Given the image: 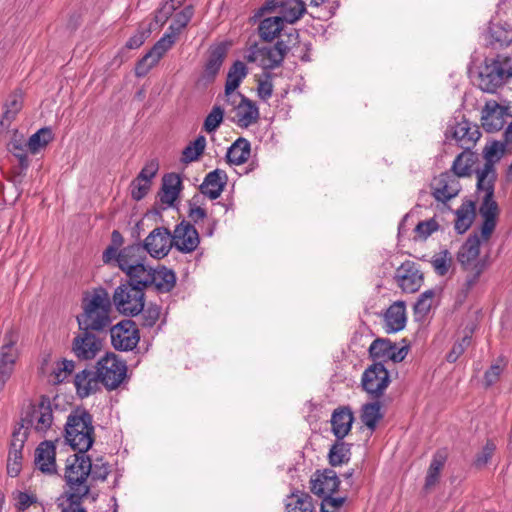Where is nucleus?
I'll use <instances>...</instances> for the list:
<instances>
[{
    "instance_id": "nucleus-53",
    "label": "nucleus",
    "mask_w": 512,
    "mask_h": 512,
    "mask_svg": "<svg viewBox=\"0 0 512 512\" xmlns=\"http://www.w3.org/2000/svg\"><path fill=\"white\" fill-rule=\"evenodd\" d=\"M434 296L435 293L433 290H427L420 295L414 305V312L416 316L423 318L430 312Z\"/></svg>"
},
{
    "instance_id": "nucleus-47",
    "label": "nucleus",
    "mask_w": 512,
    "mask_h": 512,
    "mask_svg": "<svg viewBox=\"0 0 512 512\" xmlns=\"http://www.w3.org/2000/svg\"><path fill=\"white\" fill-rule=\"evenodd\" d=\"M186 0H169L162 4V6L156 11L154 16V22L156 27H162L172 14L183 5Z\"/></svg>"
},
{
    "instance_id": "nucleus-27",
    "label": "nucleus",
    "mask_w": 512,
    "mask_h": 512,
    "mask_svg": "<svg viewBox=\"0 0 512 512\" xmlns=\"http://www.w3.org/2000/svg\"><path fill=\"white\" fill-rule=\"evenodd\" d=\"M23 100V92L20 89H16L9 94L4 103L3 113L0 119V125L2 128L7 129L10 126L17 114L21 111L23 107Z\"/></svg>"
},
{
    "instance_id": "nucleus-46",
    "label": "nucleus",
    "mask_w": 512,
    "mask_h": 512,
    "mask_svg": "<svg viewBox=\"0 0 512 512\" xmlns=\"http://www.w3.org/2000/svg\"><path fill=\"white\" fill-rule=\"evenodd\" d=\"M206 147V138L199 135L194 141L190 142L182 152L181 161L184 163H191L197 161L204 153Z\"/></svg>"
},
{
    "instance_id": "nucleus-7",
    "label": "nucleus",
    "mask_w": 512,
    "mask_h": 512,
    "mask_svg": "<svg viewBox=\"0 0 512 512\" xmlns=\"http://www.w3.org/2000/svg\"><path fill=\"white\" fill-rule=\"evenodd\" d=\"M103 341L97 332L79 330L72 340L71 351L78 360H92L103 349Z\"/></svg>"
},
{
    "instance_id": "nucleus-19",
    "label": "nucleus",
    "mask_w": 512,
    "mask_h": 512,
    "mask_svg": "<svg viewBox=\"0 0 512 512\" xmlns=\"http://www.w3.org/2000/svg\"><path fill=\"white\" fill-rule=\"evenodd\" d=\"M276 7L280 8V18L283 21L293 24L298 21L306 11L305 3L302 0H268L261 8L262 12H272Z\"/></svg>"
},
{
    "instance_id": "nucleus-51",
    "label": "nucleus",
    "mask_w": 512,
    "mask_h": 512,
    "mask_svg": "<svg viewBox=\"0 0 512 512\" xmlns=\"http://www.w3.org/2000/svg\"><path fill=\"white\" fill-rule=\"evenodd\" d=\"M202 196L196 194L188 202V218L194 224H198L207 218V212L201 205Z\"/></svg>"
},
{
    "instance_id": "nucleus-30",
    "label": "nucleus",
    "mask_w": 512,
    "mask_h": 512,
    "mask_svg": "<svg viewBox=\"0 0 512 512\" xmlns=\"http://www.w3.org/2000/svg\"><path fill=\"white\" fill-rule=\"evenodd\" d=\"M259 118V109L250 99L246 98L241 104H237L234 121L240 127H249L257 122Z\"/></svg>"
},
{
    "instance_id": "nucleus-31",
    "label": "nucleus",
    "mask_w": 512,
    "mask_h": 512,
    "mask_svg": "<svg viewBox=\"0 0 512 512\" xmlns=\"http://www.w3.org/2000/svg\"><path fill=\"white\" fill-rule=\"evenodd\" d=\"M128 276V280L125 283H131L133 286H139L143 291L151 286L154 281L153 268L141 265L130 267L129 270L125 271Z\"/></svg>"
},
{
    "instance_id": "nucleus-12",
    "label": "nucleus",
    "mask_w": 512,
    "mask_h": 512,
    "mask_svg": "<svg viewBox=\"0 0 512 512\" xmlns=\"http://www.w3.org/2000/svg\"><path fill=\"white\" fill-rule=\"evenodd\" d=\"M369 356L375 362L385 363L392 361L394 363L401 362L408 353L407 347H398L389 339L377 338L369 347Z\"/></svg>"
},
{
    "instance_id": "nucleus-1",
    "label": "nucleus",
    "mask_w": 512,
    "mask_h": 512,
    "mask_svg": "<svg viewBox=\"0 0 512 512\" xmlns=\"http://www.w3.org/2000/svg\"><path fill=\"white\" fill-rule=\"evenodd\" d=\"M83 312L77 316L79 330H90L101 333L106 331L112 322L111 298L102 287L96 288L82 302Z\"/></svg>"
},
{
    "instance_id": "nucleus-8",
    "label": "nucleus",
    "mask_w": 512,
    "mask_h": 512,
    "mask_svg": "<svg viewBox=\"0 0 512 512\" xmlns=\"http://www.w3.org/2000/svg\"><path fill=\"white\" fill-rule=\"evenodd\" d=\"M177 34L168 30L136 64L135 74L144 77L159 62L163 55L173 46Z\"/></svg>"
},
{
    "instance_id": "nucleus-28",
    "label": "nucleus",
    "mask_w": 512,
    "mask_h": 512,
    "mask_svg": "<svg viewBox=\"0 0 512 512\" xmlns=\"http://www.w3.org/2000/svg\"><path fill=\"white\" fill-rule=\"evenodd\" d=\"M145 256L142 244H133L123 248L117 255V263L119 268L125 272L130 267L141 265Z\"/></svg>"
},
{
    "instance_id": "nucleus-34",
    "label": "nucleus",
    "mask_w": 512,
    "mask_h": 512,
    "mask_svg": "<svg viewBox=\"0 0 512 512\" xmlns=\"http://www.w3.org/2000/svg\"><path fill=\"white\" fill-rule=\"evenodd\" d=\"M250 154V142L247 139L240 137L229 147L226 158L230 164L241 165L247 162Z\"/></svg>"
},
{
    "instance_id": "nucleus-17",
    "label": "nucleus",
    "mask_w": 512,
    "mask_h": 512,
    "mask_svg": "<svg viewBox=\"0 0 512 512\" xmlns=\"http://www.w3.org/2000/svg\"><path fill=\"white\" fill-rule=\"evenodd\" d=\"M432 194L437 201L447 202L461 191L459 176L453 171L441 173L432 183Z\"/></svg>"
},
{
    "instance_id": "nucleus-56",
    "label": "nucleus",
    "mask_w": 512,
    "mask_h": 512,
    "mask_svg": "<svg viewBox=\"0 0 512 512\" xmlns=\"http://www.w3.org/2000/svg\"><path fill=\"white\" fill-rule=\"evenodd\" d=\"M224 110L220 106H214L204 120L203 129L207 133L214 132L222 123Z\"/></svg>"
},
{
    "instance_id": "nucleus-32",
    "label": "nucleus",
    "mask_w": 512,
    "mask_h": 512,
    "mask_svg": "<svg viewBox=\"0 0 512 512\" xmlns=\"http://www.w3.org/2000/svg\"><path fill=\"white\" fill-rule=\"evenodd\" d=\"M181 178L178 174L169 173L162 179V194L160 200L162 203L172 205L179 196L181 190Z\"/></svg>"
},
{
    "instance_id": "nucleus-14",
    "label": "nucleus",
    "mask_w": 512,
    "mask_h": 512,
    "mask_svg": "<svg viewBox=\"0 0 512 512\" xmlns=\"http://www.w3.org/2000/svg\"><path fill=\"white\" fill-rule=\"evenodd\" d=\"M446 137L455 140L460 148L470 150L480 139L481 132L476 124L462 120L449 126L446 131Z\"/></svg>"
},
{
    "instance_id": "nucleus-3",
    "label": "nucleus",
    "mask_w": 512,
    "mask_h": 512,
    "mask_svg": "<svg viewBox=\"0 0 512 512\" xmlns=\"http://www.w3.org/2000/svg\"><path fill=\"white\" fill-rule=\"evenodd\" d=\"M91 472V459L85 453L77 452L70 455L66 460L65 480L69 486V491L65 495H71L72 498L79 496H88L90 486L87 485V478Z\"/></svg>"
},
{
    "instance_id": "nucleus-26",
    "label": "nucleus",
    "mask_w": 512,
    "mask_h": 512,
    "mask_svg": "<svg viewBox=\"0 0 512 512\" xmlns=\"http://www.w3.org/2000/svg\"><path fill=\"white\" fill-rule=\"evenodd\" d=\"M35 464L46 474L56 473L55 446L52 442H42L35 451Z\"/></svg>"
},
{
    "instance_id": "nucleus-60",
    "label": "nucleus",
    "mask_w": 512,
    "mask_h": 512,
    "mask_svg": "<svg viewBox=\"0 0 512 512\" xmlns=\"http://www.w3.org/2000/svg\"><path fill=\"white\" fill-rule=\"evenodd\" d=\"M151 182L147 180H140L137 176L132 182H131V196L134 200H141L143 199L147 193L150 190Z\"/></svg>"
},
{
    "instance_id": "nucleus-45",
    "label": "nucleus",
    "mask_w": 512,
    "mask_h": 512,
    "mask_svg": "<svg viewBox=\"0 0 512 512\" xmlns=\"http://www.w3.org/2000/svg\"><path fill=\"white\" fill-rule=\"evenodd\" d=\"M53 140V133L49 127L39 129L36 133L30 136L26 143L27 148L31 153H37L41 148L47 146Z\"/></svg>"
},
{
    "instance_id": "nucleus-20",
    "label": "nucleus",
    "mask_w": 512,
    "mask_h": 512,
    "mask_svg": "<svg viewBox=\"0 0 512 512\" xmlns=\"http://www.w3.org/2000/svg\"><path fill=\"white\" fill-rule=\"evenodd\" d=\"M479 214L483 218L481 237L487 241L495 230L499 215V207L493 197H483L479 207Z\"/></svg>"
},
{
    "instance_id": "nucleus-37",
    "label": "nucleus",
    "mask_w": 512,
    "mask_h": 512,
    "mask_svg": "<svg viewBox=\"0 0 512 512\" xmlns=\"http://www.w3.org/2000/svg\"><path fill=\"white\" fill-rule=\"evenodd\" d=\"M283 18L279 16L263 19L258 27L259 36L266 42L274 40L283 29Z\"/></svg>"
},
{
    "instance_id": "nucleus-62",
    "label": "nucleus",
    "mask_w": 512,
    "mask_h": 512,
    "mask_svg": "<svg viewBox=\"0 0 512 512\" xmlns=\"http://www.w3.org/2000/svg\"><path fill=\"white\" fill-rule=\"evenodd\" d=\"M276 43H281V51L283 50V56L295 46L299 44V33L297 30L293 29L290 33L281 35L280 39Z\"/></svg>"
},
{
    "instance_id": "nucleus-58",
    "label": "nucleus",
    "mask_w": 512,
    "mask_h": 512,
    "mask_svg": "<svg viewBox=\"0 0 512 512\" xmlns=\"http://www.w3.org/2000/svg\"><path fill=\"white\" fill-rule=\"evenodd\" d=\"M27 437L28 432L24 429V424H19L12 433L9 451L22 452Z\"/></svg>"
},
{
    "instance_id": "nucleus-11",
    "label": "nucleus",
    "mask_w": 512,
    "mask_h": 512,
    "mask_svg": "<svg viewBox=\"0 0 512 512\" xmlns=\"http://www.w3.org/2000/svg\"><path fill=\"white\" fill-rule=\"evenodd\" d=\"M281 43H275L274 46L253 45L249 49L246 56L248 62H256L264 70H272L282 65L284 61L283 50L281 51Z\"/></svg>"
},
{
    "instance_id": "nucleus-2",
    "label": "nucleus",
    "mask_w": 512,
    "mask_h": 512,
    "mask_svg": "<svg viewBox=\"0 0 512 512\" xmlns=\"http://www.w3.org/2000/svg\"><path fill=\"white\" fill-rule=\"evenodd\" d=\"M65 438L73 450L86 453L94 443L92 416L84 409L72 411L65 425Z\"/></svg>"
},
{
    "instance_id": "nucleus-52",
    "label": "nucleus",
    "mask_w": 512,
    "mask_h": 512,
    "mask_svg": "<svg viewBox=\"0 0 512 512\" xmlns=\"http://www.w3.org/2000/svg\"><path fill=\"white\" fill-rule=\"evenodd\" d=\"M487 265L488 263L486 259H481L470 267L464 284V290L466 293H468L476 285L480 275L487 268Z\"/></svg>"
},
{
    "instance_id": "nucleus-49",
    "label": "nucleus",
    "mask_w": 512,
    "mask_h": 512,
    "mask_svg": "<svg viewBox=\"0 0 512 512\" xmlns=\"http://www.w3.org/2000/svg\"><path fill=\"white\" fill-rule=\"evenodd\" d=\"M26 144H24L23 137H15L8 144V150L18 159L21 169H27L29 166V160L27 157Z\"/></svg>"
},
{
    "instance_id": "nucleus-55",
    "label": "nucleus",
    "mask_w": 512,
    "mask_h": 512,
    "mask_svg": "<svg viewBox=\"0 0 512 512\" xmlns=\"http://www.w3.org/2000/svg\"><path fill=\"white\" fill-rule=\"evenodd\" d=\"M504 152V144L494 141L485 146L483 150V156L485 159V164H490L494 167V164L500 160L502 154Z\"/></svg>"
},
{
    "instance_id": "nucleus-59",
    "label": "nucleus",
    "mask_w": 512,
    "mask_h": 512,
    "mask_svg": "<svg viewBox=\"0 0 512 512\" xmlns=\"http://www.w3.org/2000/svg\"><path fill=\"white\" fill-rule=\"evenodd\" d=\"M87 496H79L78 498H72L71 495H65V498L59 503V507L62 512H86L82 507V501Z\"/></svg>"
},
{
    "instance_id": "nucleus-48",
    "label": "nucleus",
    "mask_w": 512,
    "mask_h": 512,
    "mask_svg": "<svg viewBox=\"0 0 512 512\" xmlns=\"http://www.w3.org/2000/svg\"><path fill=\"white\" fill-rule=\"evenodd\" d=\"M193 15L194 7L192 5L184 7L175 15L173 22L170 24L168 30L179 35L181 31L188 25Z\"/></svg>"
},
{
    "instance_id": "nucleus-33",
    "label": "nucleus",
    "mask_w": 512,
    "mask_h": 512,
    "mask_svg": "<svg viewBox=\"0 0 512 512\" xmlns=\"http://www.w3.org/2000/svg\"><path fill=\"white\" fill-rule=\"evenodd\" d=\"M455 214V230L459 234H464L471 227L476 216L475 203L471 200L464 201Z\"/></svg>"
},
{
    "instance_id": "nucleus-42",
    "label": "nucleus",
    "mask_w": 512,
    "mask_h": 512,
    "mask_svg": "<svg viewBox=\"0 0 512 512\" xmlns=\"http://www.w3.org/2000/svg\"><path fill=\"white\" fill-rule=\"evenodd\" d=\"M375 400L374 402L364 404L361 409V421L370 430H374L378 421L382 418L380 412L381 404L378 399Z\"/></svg>"
},
{
    "instance_id": "nucleus-16",
    "label": "nucleus",
    "mask_w": 512,
    "mask_h": 512,
    "mask_svg": "<svg viewBox=\"0 0 512 512\" xmlns=\"http://www.w3.org/2000/svg\"><path fill=\"white\" fill-rule=\"evenodd\" d=\"M171 236L173 246L182 253L193 252L200 243L197 229L191 222L185 220L176 225Z\"/></svg>"
},
{
    "instance_id": "nucleus-44",
    "label": "nucleus",
    "mask_w": 512,
    "mask_h": 512,
    "mask_svg": "<svg viewBox=\"0 0 512 512\" xmlns=\"http://www.w3.org/2000/svg\"><path fill=\"white\" fill-rule=\"evenodd\" d=\"M329 464L339 466L350 460V445L343 440H338L332 445L328 454Z\"/></svg>"
},
{
    "instance_id": "nucleus-6",
    "label": "nucleus",
    "mask_w": 512,
    "mask_h": 512,
    "mask_svg": "<svg viewBox=\"0 0 512 512\" xmlns=\"http://www.w3.org/2000/svg\"><path fill=\"white\" fill-rule=\"evenodd\" d=\"M390 382L389 372L380 362L367 367L361 377L362 388L372 399L381 398Z\"/></svg>"
},
{
    "instance_id": "nucleus-5",
    "label": "nucleus",
    "mask_w": 512,
    "mask_h": 512,
    "mask_svg": "<svg viewBox=\"0 0 512 512\" xmlns=\"http://www.w3.org/2000/svg\"><path fill=\"white\" fill-rule=\"evenodd\" d=\"M96 372L100 383L108 390L116 389L126 378L127 366L114 353H107L96 365Z\"/></svg>"
},
{
    "instance_id": "nucleus-15",
    "label": "nucleus",
    "mask_w": 512,
    "mask_h": 512,
    "mask_svg": "<svg viewBox=\"0 0 512 512\" xmlns=\"http://www.w3.org/2000/svg\"><path fill=\"white\" fill-rule=\"evenodd\" d=\"M340 479L333 469L316 470L310 478V491L323 498L338 491Z\"/></svg>"
},
{
    "instance_id": "nucleus-54",
    "label": "nucleus",
    "mask_w": 512,
    "mask_h": 512,
    "mask_svg": "<svg viewBox=\"0 0 512 512\" xmlns=\"http://www.w3.org/2000/svg\"><path fill=\"white\" fill-rule=\"evenodd\" d=\"M439 227L435 218L420 221L414 229L415 240H426L434 232L438 231Z\"/></svg>"
},
{
    "instance_id": "nucleus-38",
    "label": "nucleus",
    "mask_w": 512,
    "mask_h": 512,
    "mask_svg": "<svg viewBox=\"0 0 512 512\" xmlns=\"http://www.w3.org/2000/svg\"><path fill=\"white\" fill-rule=\"evenodd\" d=\"M153 277L155 278L153 284L158 292L168 293L170 292L176 284V275L175 273L162 266L158 269H153Z\"/></svg>"
},
{
    "instance_id": "nucleus-61",
    "label": "nucleus",
    "mask_w": 512,
    "mask_h": 512,
    "mask_svg": "<svg viewBox=\"0 0 512 512\" xmlns=\"http://www.w3.org/2000/svg\"><path fill=\"white\" fill-rule=\"evenodd\" d=\"M471 338L468 336L463 337L460 341L454 343L452 349L446 356V360L449 363L456 362L459 357L464 353L466 348L470 345Z\"/></svg>"
},
{
    "instance_id": "nucleus-43",
    "label": "nucleus",
    "mask_w": 512,
    "mask_h": 512,
    "mask_svg": "<svg viewBox=\"0 0 512 512\" xmlns=\"http://www.w3.org/2000/svg\"><path fill=\"white\" fill-rule=\"evenodd\" d=\"M247 72V67L242 61L237 60L234 62L227 74L226 91H235L246 77Z\"/></svg>"
},
{
    "instance_id": "nucleus-63",
    "label": "nucleus",
    "mask_w": 512,
    "mask_h": 512,
    "mask_svg": "<svg viewBox=\"0 0 512 512\" xmlns=\"http://www.w3.org/2000/svg\"><path fill=\"white\" fill-rule=\"evenodd\" d=\"M496 445L492 441H487L482 451L477 454L474 464L478 468L484 467L492 458Z\"/></svg>"
},
{
    "instance_id": "nucleus-13",
    "label": "nucleus",
    "mask_w": 512,
    "mask_h": 512,
    "mask_svg": "<svg viewBox=\"0 0 512 512\" xmlns=\"http://www.w3.org/2000/svg\"><path fill=\"white\" fill-rule=\"evenodd\" d=\"M142 247L151 257L164 258L173 247L171 232L165 227H156L145 238Z\"/></svg>"
},
{
    "instance_id": "nucleus-23",
    "label": "nucleus",
    "mask_w": 512,
    "mask_h": 512,
    "mask_svg": "<svg viewBox=\"0 0 512 512\" xmlns=\"http://www.w3.org/2000/svg\"><path fill=\"white\" fill-rule=\"evenodd\" d=\"M227 55V46L223 43L211 47L208 51V58L204 66L202 78L206 81H213L219 73L224 59Z\"/></svg>"
},
{
    "instance_id": "nucleus-64",
    "label": "nucleus",
    "mask_w": 512,
    "mask_h": 512,
    "mask_svg": "<svg viewBox=\"0 0 512 512\" xmlns=\"http://www.w3.org/2000/svg\"><path fill=\"white\" fill-rule=\"evenodd\" d=\"M143 326L152 327L158 321L161 308L156 304H150L146 309L143 308Z\"/></svg>"
},
{
    "instance_id": "nucleus-39",
    "label": "nucleus",
    "mask_w": 512,
    "mask_h": 512,
    "mask_svg": "<svg viewBox=\"0 0 512 512\" xmlns=\"http://www.w3.org/2000/svg\"><path fill=\"white\" fill-rule=\"evenodd\" d=\"M313 508L312 498L306 492L296 491L288 496L287 512H313Z\"/></svg>"
},
{
    "instance_id": "nucleus-9",
    "label": "nucleus",
    "mask_w": 512,
    "mask_h": 512,
    "mask_svg": "<svg viewBox=\"0 0 512 512\" xmlns=\"http://www.w3.org/2000/svg\"><path fill=\"white\" fill-rule=\"evenodd\" d=\"M52 422L53 414L50 401L48 398L42 397L38 404L29 407L20 424H24L26 431L32 427L35 431L44 433L51 427Z\"/></svg>"
},
{
    "instance_id": "nucleus-25",
    "label": "nucleus",
    "mask_w": 512,
    "mask_h": 512,
    "mask_svg": "<svg viewBox=\"0 0 512 512\" xmlns=\"http://www.w3.org/2000/svg\"><path fill=\"white\" fill-rule=\"evenodd\" d=\"M480 238L478 234H471L458 251V261L464 270H469L478 259L480 253Z\"/></svg>"
},
{
    "instance_id": "nucleus-22",
    "label": "nucleus",
    "mask_w": 512,
    "mask_h": 512,
    "mask_svg": "<svg viewBox=\"0 0 512 512\" xmlns=\"http://www.w3.org/2000/svg\"><path fill=\"white\" fill-rule=\"evenodd\" d=\"M353 421V412L349 407H339L335 409L331 416V426L334 436L338 440H343L351 431Z\"/></svg>"
},
{
    "instance_id": "nucleus-4",
    "label": "nucleus",
    "mask_w": 512,
    "mask_h": 512,
    "mask_svg": "<svg viewBox=\"0 0 512 512\" xmlns=\"http://www.w3.org/2000/svg\"><path fill=\"white\" fill-rule=\"evenodd\" d=\"M112 301L117 311L127 316H136L145 306V293L139 286L121 283L114 291Z\"/></svg>"
},
{
    "instance_id": "nucleus-24",
    "label": "nucleus",
    "mask_w": 512,
    "mask_h": 512,
    "mask_svg": "<svg viewBox=\"0 0 512 512\" xmlns=\"http://www.w3.org/2000/svg\"><path fill=\"white\" fill-rule=\"evenodd\" d=\"M385 331L395 333L402 330L406 324V306L403 301H396L384 314Z\"/></svg>"
},
{
    "instance_id": "nucleus-40",
    "label": "nucleus",
    "mask_w": 512,
    "mask_h": 512,
    "mask_svg": "<svg viewBox=\"0 0 512 512\" xmlns=\"http://www.w3.org/2000/svg\"><path fill=\"white\" fill-rule=\"evenodd\" d=\"M504 108L498 104H495L494 108L488 110L485 115L482 116V127L487 132H496L504 126Z\"/></svg>"
},
{
    "instance_id": "nucleus-35",
    "label": "nucleus",
    "mask_w": 512,
    "mask_h": 512,
    "mask_svg": "<svg viewBox=\"0 0 512 512\" xmlns=\"http://www.w3.org/2000/svg\"><path fill=\"white\" fill-rule=\"evenodd\" d=\"M477 189L484 192L483 197L494 196V185L497 178L495 168L490 164H484L483 168L477 170Z\"/></svg>"
},
{
    "instance_id": "nucleus-41",
    "label": "nucleus",
    "mask_w": 512,
    "mask_h": 512,
    "mask_svg": "<svg viewBox=\"0 0 512 512\" xmlns=\"http://www.w3.org/2000/svg\"><path fill=\"white\" fill-rule=\"evenodd\" d=\"M476 161V155L470 150H464L454 160L451 171L459 177L469 176Z\"/></svg>"
},
{
    "instance_id": "nucleus-36",
    "label": "nucleus",
    "mask_w": 512,
    "mask_h": 512,
    "mask_svg": "<svg viewBox=\"0 0 512 512\" xmlns=\"http://www.w3.org/2000/svg\"><path fill=\"white\" fill-rule=\"evenodd\" d=\"M446 453L444 451H437L431 460L427 474L425 477V490H431L439 481L440 473L446 462Z\"/></svg>"
},
{
    "instance_id": "nucleus-18",
    "label": "nucleus",
    "mask_w": 512,
    "mask_h": 512,
    "mask_svg": "<svg viewBox=\"0 0 512 512\" xmlns=\"http://www.w3.org/2000/svg\"><path fill=\"white\" fill-rule=\"evenodd\" d=\"M395 280L402 291L414 293L418 291L423 283V274L417 264L412 261H405L396 270Z\"/></svg>"
},
{
    "instance_id": "nucleus-57",
    "label": "nucleus",
    "mask_w": 512,
    "mask_h": 512,
    "mask_svg": "<svg viewBox=\"0 0 512 512\" xmlns=\"http://www.w3.org/2000/svg\"><path fill=\"white\" fill-rule=\"evenodd\" d=\"M431 264L438 275L444 276L447 274L451 264V257L449 252L444 250L440 254L434 256Z\"/></svg>"
},
{
    "instance_id": "nucleus-21",
    "label": "nucleus",
    "mask_w": 512,
    "mask_h": 512,
    "mask_svg": "<svg viewBox=\"0 0 512 512\" xmlns=\"http://www.w3.org/2000/svg\"><path fill=\"white\" fill-rule=\"evenodd\" d=\"M226 183V172L220 169H215L205 176L199 189L204 196H207L211 200H215L223 192Z\"/></svg>"
},
{
    "instance_id": "nucleus-10",
    "label": "nucleus",
    "mask_w": 512,
    "mask_h": 512,
    "mask_svg": "<svg viewBox=\"0 0 512 512\" xmlns=\"http://www.w3.org/2000/svg\"><path fill=\"white\" fill-rule=\"evenodd\" d=\"M112 346L118 351L133 350L139 340V330L132 320H122L110 328Z\"/></svg>"
},
{
    "instance_id": "nucleus-29",
    "label": "nucleus",
    "mask_w": 512,
    "mask_h": 512,
    "mask_svg": "<svg viewBox=\"0 0 512 512\" xmlns=\"http://www.w3.org/2000/svg\"><path fill=\"white\" fill-rule=\"evenodd\" d=\"M100 381L96 371L84 369L75 375L74 384L81 398L88 397L98 389Z\"/></svg>"
},
{
    "instance_id": "nucleus-50",
    "label": "nucleus",
    "mask_w": 512,
    "mask_h": 512,
    "mask_svg": "<svg viewBox=\"0 0 512 512\" xmlns=\"http://www.w3.org/2000/svg\"><path fill=\"white\" fill-rule=\"evenodd\" d=\"M75 369V363L72 360L63 359L56 362L52 370V377L54 383H61L72 374Z\"/></svg>"
}]
</instances>
